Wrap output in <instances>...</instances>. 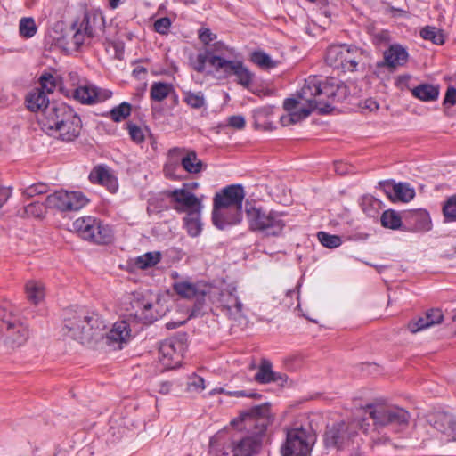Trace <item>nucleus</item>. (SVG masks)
I'll list each match as a JSON object with an SVG mask.
<instances>
[{
	"label": "nucleus",
	"mask_w": 456,
	"mask_h": 456,
	"mask_svg": "<svg viewBox=\"0 0 456 456\" xmlns=\"http://www.w3.org/2000/svg\"><path fill=\"white\" fill-rule=\"evenodd\" d=\"M348 94L347 86L334 78L321 79L316 76L305 80L297 98H288L283 102L288 116L281 118L282 126L295 124L307 118L313 111L325 114L332 110L334 102L343 101Z\"/></svg>",
	"instance_id": "nucleus-1"
},
{
	"label": "nucleus",
	"mask_w": 456,
	"mask_h": 456,
	"mask_svg": "<svg viewBox=\"0 0 456 456\" xmlns=\"http://www.w3.org/2000/svg\"><path fill=\"white\" fill-rule=\"evenodd\" d=\"M272 421L269 403L255 406L232 420L231 425L242 432L231 444L233 456H252L257 453L262 447L267 427Z\"/></svg>",
	"instance_id": "nucleus-2"
},
{
	"label": "nucleus",
	"mask_w": 456,
	"mask_h": 456,
	"mask_svg": "<svg viewBox=\"0 0 456 456\" xmlns=\"http://www.w3.org/2000/svg\"><path fill=\"white\" fill-rule=\"evenodd\" d=\"M39 123L46 134L64 142L77 138L82 126L79 116L65 103L48 106Z\"/></svg>",
	"instance_id": "nucleus-3"
},
{
	"label": "nucleus",
	"mask_w": 456,
	"mask_h": 456,
	"mask_svg": "<svg viewBox=\"0 0 456 456\" xmlns=\"http://www.w3.org/2000/svg\"><path fill=\"white\" fill-rule=\"evenodd\" d=\"M105 328L104 321L98 314L79 310L67 313L62 331L81 344H89L103 338Z\"/></svg>",
	"instance_id": "nucleus-4"
},
{
	"label": "nucleus",
	"mask_w": 456,
	"mask_h": 456,
	"mask_svg": "<svg viewBox=\"0 0 456 456\" xmlns=\"http://www.w3.org/2000/svg\"><path fill=\"white\" fill-rule=\"evenodd\" d=\"M208 64L216 72H223L225 77L235 76L236 82L244 88H249L254 80V74L240 61H230L211 51L199 53L195 60H191L192 68L203 72Z\"/></svg>",
	"instance_id": "nucleus-5"
},
{
	"label": "nucleus",
	"mask_w": 456,
	"mask_h": 456,
	"mask_svg": "<svg viewBox=\"0 0 456 456\" xmlns=\"http://www.w3.org/2000/svg\"><path fill=\"white\" fill-rule=\"evenodd\" d=\"M316 435L309 424L294 423L286 428V440L281 447V456H310Z\"/></svg>",
	"instance_id": "nucleus-6"
},
{
	"label": "nucleus",
	"mask_w": 456,
	"mask_h": 456,
	"mask_svg": "<svg viewBox=\"0 0 456 456\" xmlns=\"http://www.w3.org/2000/svg\"><path fill=\"white\" fill-rule=\"evenodd\" d=\"M364 52L354 45H333L326 52V63L343 72H354L363 65Z\"/></svg>",
	"instance_id": "nucleus-7"
},
{
	"label": "nucleus",
	"mask_w": 456,
	"mask_h": 456,
	"mask_svg": "<svg viewBox=\"0 0 456 456\" xmlns=\"http://www.w3.org/2000/svg\"><path fill=\"white\" fill-rule=\"evenodd\" d=\"M248 223L251 231L258 232L266 237H277L282 233L286 225L282 213L267 211L250 207L246 209Z\"/></svg>",
	"instance_id": "nucleus-8"
},
{
	"label": "nucleus",
	"mask_w": 456,
	"mask_h": 456,
	"mask_svg": "<svg viewBox=\"0 0 456 456\" xmlns=\"http://www.w3.org/2000/svg\"><path fill=\"white\" fill-rule=\"evenodd\" d=\"M168 160L164 167L167 177L178 179L176 174L180 167L191 175L199 174L204 167L203 162L198 158L195 151L184 147H174L168 151Z\"/></svg>",
	"instance_id": "nucleus-9"
},
{
	"label": "nucleus",
	"mask_w": 456,
	"mask_h": 456,
	"mask_svg": "<svg viewBox=\"0 0 456 456\" xmlns=\"http://www.w3.org/2000/svg\"><path fill=\"white\" fill-rule=\"evenodd\" d=\"M366 413L373 419L376 427H390L398 432L405 429L410 422V413L396 406H369Z\"/></svg>",
	"instance_id": "nucleus-10"
},
{
	"label": "nucleus",
	"mask_w": 456,
	"mask_h": 456,
	"mask_svg": "<svg viewBox=\"0 0 456 456\" xmlns=\"http://www.w3.org/2000/svg\"><path fill=\"white\" fill-rule=\"evenodd\" d=\"M72 229L83 240L97 244H108L112 240L111 229L93 216L77 218L73 222Z\"/></svg>",
	"instance_id": "nucleus-11"
},
{
	"label": "nucleus",
	"mask_w": 456,
	"mask_h": 456,
	"mask_svg": "<svg viewBox=\"0 0 456 456\" xmlns=\"http://www.w3.org/2000/svg\"><path fill=\"white\" fill-rule=\"evenodd\" d=\"M0 321L6 326L3 343L7 348L16 349L25 345L29 338L27 325L4 307H0Z\"/></svg>",
	"instance_id": "nucleus-12"
},
{
	"label": "nucleus",
	"mask_w": 456,
	"mask_h": 456,
	"mask_svg": "<svg viewBox=\"0 0 456 456\" xmlns=\"http://www.w3.org/2000/svg\"><path fill=\"white\" fill-rule=\"evenodd\" d=\"M167 196L174 203L173 208L179 213L195 215L201 211V201L185 188L168 191Z\"/></svg>",
	"instance_id": "nucleus-13"
},
{
	"label": "nucleus",
	"mask_w": 456,
	"mask_h": 456,
	"mask_svg": "<svg viewBox=\"0 0 456 456\" xmlns=\"http://www.w3.org/2000/svg\"><path fill=\"white\" fill-rule=\"evenodd\" d=\"M245 191L241 185L232 184L216 192L213 199V207L241 208Z\"/></svg>",
	"instance_id": "nucleus-14"
},
{
	"label": "nucleus",
	"mask_w": 456,
	"mask_h": 456,
	"mask_svg": "<svg viewBox=\"0 0 456 456\" xmlns=\"http://www.w3.org/2000/svg\"><path fill=\"white\" fill-rule=\"evenodd\" d=\"M76 26L85 30L89 37H101L105 29V19L100 10H86L83 18L75 21Z\"/></svg>",
	"instance_id": "nucleus-15"
},
{
	"label": "nucleus",
	"mask_w": 456,
	"mask_h": 456,
	"mask_svg": "<svg viewBox=\"0 0 456 456\" xmlns=\"http://www.w3.org/2000/svg\"><path fill=\"white\" fill-rule=\"evenodd\" d=\"M112 95L111 91L100 88L93 84L85 83L73 92L74 98L82 104H94L103 102Z\"/></svg>",
	"instance_id": "nucleus-16"
},
{
	"label": "nucleus",
	"mask_w": 456,
	"mask_h": 456,
	"mask_svg": "<svg viewBox=\"0 0 456 456\" xmlns=\"http://www.w3.org/2000/svg\"><path fill=\"white\" fill-rule=\"evenodd\" d=\"M242 220L241 208H227L224 207H213L212 221L219 230H225L240 224Z\"/></svg>",
	"instance_id": "nucleus-17"
},
{
	"label": "nucleus",
	"mask_w": 456,
	"mask_h": 456,
	"mask_svg": "<svg viewBox=\"0 0 456 456\" xmlns=\"http://www.w3.org/2000/svg\"><path fill=\"white\" fill-rule=\"evenodd\" d=\"M222 310L230 319L239 322L246 323V317L242 312L243 305L233 291H223L220 295Z\"/></svg>",
	"instance_id": "nucleus-18"
},
{
	"label": "nucleus",
	"mask_w": 456,
	"mask_h": 456,
	"mask_svg": "<svg viewBox=\"0 0 456 456\" xmlns=\"http://www.w3.org/2000/svg\"><path fill=\"white\" fill-rule=\"evenodd\" d=\"M384 60L379 64V67H387L390 69H395L398 67L404 66L409 59V53L405 47L399 44L391 45L384 52Z\"/></svg>",
	"instance_id": "nucleus-19"
},
{
	"label": "nucleus",
	"mask_w": 456,
	"mask_h": 456,
	"mask_svg": "<svg viewBox=\"0 0 456 456\" xmlns=\"http://www.w3.org/2000/svg\"><path fill=\"white\" fill-rule=\"evenodd\" d=\"M182 345L173 339L163 342L159 347V359L167 368H175L182 360V354L177 350Z\"/></svg>",
	"instance_id": "nucleus-20"
},
{
	"label": "nucleus",
	"mask_w": 456,
	"mask_h": 456,
	"mask_svg": "<svg viewBox=\"0 0 456 456\" xmlns=\"http://www.w3.org/2000/svg\"><path fill=\"white\" fill-rule=\"evenodd\" d=\"M347 429L348 427L345 422H339L329 428L324 438L326 446L342 447L351 437V433Z\"/></svg>",
	"instance_id": "nucleus-21"
},
{
	"label": "nucleus",
	"mask_w": 456,
	"mask_h": 456,
	"mask_svg": "<svg viewBox=\"0 0 456 456\" xmlns=\"http://www.w3.org/2000/svg\"><path fill=\"white\" fill-rule=\"evenodd\" d=\"M89 180L93 183L105 186L112 193L116 192L118 188L117 178L104 167H94L89 175Z\"/></svg>",
	"instance_id": "nucleus-22"
},
{
	"label": "nucleus",
	"mask_w": 456,
	"mask_h": 456,
	"mask_svg": "<svg viewBox=\"0 0 456 456\" xmlns=\"http://www.w3.org/2000/svg\"><path fill=\"white\" fill-rule=\"evenodd\" d=\"M129 336V325L126 321H121L117 322L112 329L106 333V336L103 334V338L101 339H105V343L108 346H115L116 345L119 346L121 343L126 342Z\"/></svg>",
	"instance_id": "nucleus-23"
},
{
	"label": "nucleus",
	"mask_w": 456,
	"mask_h": 456,
	"mask_svg": "<svg viewBox=\"0 0 456 456\" xmlns=\"http://www.w3.org/2000/svg\"><path fill=\"white\" fill-rule=\"evenodd\" d=\"M272 363L268 360H262L258 370L255 375V380L261 384L270 382H278L286 380V375L274 372L272 369Z\"/></svg>",
	"instance_id": "nucleus-24"
},
{
	"label": "nucleus",
	"mask_w": 456,
	"mask_h": 456,
	"mask_svg": "<svg viewBox=\"0 0 456 456\" xmlns=\"http://www.w3.org/2000/svg\"><path fill=\"white\" fill-rule=\"evenodd\" d=\"M434 428L441 433L448 434L456 441V420L452 414L437 412L433 419Z\"/></svg>",
	"instance_id": "nucleus-25"
},
{
	"label": "nucleus",
	"mask_w": 456,
	"mask_h": 456,
	"mask_svg": "<svg viewBox=\"0 0 456 456\" xmlns=\"http://www.w3.org/2000/svg\"><path fill=\"white\" fill-rule=\"evenodd\" d=\"M26 103L28 109L31 111L42 110V117H44V111L48 106L56 104L55 102L50 103L45 92L37 88L32 90L27 95Z\"/></svg>",
	"instance_id": "nucleus-26"
},
{
	"label": "nucleus",
	"mask_w": 456,
	"mask_h": 456,
	"mask_svg": "<svg viewBox=\"0 0 456 456\" xmlns=\"http://www.w3.org/2000/svg\"><path fill=\"white\" fill-rule=\"evenodd\" d=\"M411 94L420 101L432 102L438 98L439 89L429 84H422L411 89Z\"/></svg>",
	"instance_id": "nucleus-27"
},
{
	"label": "nucleus",
	"mask_w": 456,
	"mask_h": 456,
	"mask_svg": "<svg viewBox=\"0 0 456 456\" xmlns=\"http://www.w3.org/2000/svg\"><path fill=\"white\" fill-rule=\"evenodd\" d=\"M45 204L48 208L56 209L61 212L69 211L67 206V191L61 190L48 195Z\"/></svg>",
	"instance_id": "nucleus-28"
},
{
	"label": "nucleus",
	"mask_w": 456,
	"mask_h": 456,
	"mask_svg": "<svg viewBox=\"0 0 456 456\" xmlns=\"http://www.w3.org/2000/svg\"><path fill=\"white\" fill-rule=\"evenodd\" d=\"M25 289L28 299L35 305H37L45 297V287L40 281H28Z\"/></svg>",
	"instance_id": "nucleus-29"
},
{
	"label": "nucleus",
	"mask_w": 456,
	"mask_h": 456,
	"mask_svg": "<svg viewBox=\"0 0 456 456\" xmlns=\"http://www.w3.org/2000/svg\"><path fill=\"white\" fill-rule=\"evenodd\" d=\"M136 304L139 310L135 312V317L138 318L140 322L145 324H151L158 319L159 314L152 311L151 303L137 302Z\"/></svg>",
	"instance_id": "nucleus-30"
},
{
	"label": "nucleus",
	"mask_w": 456,
	"mask_h": 456,
	"mask_svg": "<svg viewBox=\"0 0 456 456\" xmlns=\"http://www.w3.org/2000/svg\"><path fill=\"white\" fill-rule=\"evenodd\" d=\"M89 200L81 191H67V206L69 211H77L84 208Z\"/></svg>",
	"instance_id": "nucleus-31"
},
{
	"label": "nucleus",
	"mask_w": 456,
	"mask_h": 456,
	"mask_svg": "<svg viewBox=\"0 0 456 456\" xmlns=\"http://www.w3.org/2000/svg\"><path fill=\"white\" fill-rule=\"evenodd\" d=\"M173 86L164 82H155L151 87V98L155 102H161L172 92Z\"/></svg>",
	"instance_id": "nucleus-32"
},
{
	"label": "nucleus",
	"mask_w": 456,
	"mask_h": 456,
	"mask_svg": "<svg viewBox=\"0 0 456 456\" xmlns=\"http://www.w3.org/2000/svg\"><path fill=\"white\" fill-rule=\"evenodd\" d=\"M362 211L368 216H375L381 208V202L371 195H364L360 201Z\"/></svg>",
	"instance_id": "nucleus-33"
},
{
	"label": "nucleus",
	"mask_w": 456,
	"mask_h": 456,
	"mask_svg": "<svg viewBox=\"0 0 456 456\" xmlns=\"http://www.w3.org/2000/svg\"><path fill=\"white\" fill-rule=\"evenodd\" d=\"M393 191L396 200L408 202L415 196V191L408 183H399L393 185Z\"/></svg>",
	"instance_id": "nucleus-34"
},
{
	"label": "nucleus",
	"mask_w": 456,
	"mask_h": 456,
	"mask_svg": "<svg viewBox=\"0 0 456 456\" xmlns=\"http://www.w3.org/2000/svg\"><path fill=\"white\" fill-rule=\"evenodd\" d=\"M251 61L263 69H273L278 64V61L273 60L267 53L263 51H256L252 53Z\"/></svg>",
	"instance_id": "nucleus-35"
},
{
	"label": "nucleus",
	"mask_w": 456,
	"mask_h": 456,
	"mask_svg": "<svg viewBox=\"0 0 456 456\" xmlns=\"http://www.w3.org/2000/svg\"><path fill=\"white\" fill-rule=\"evenodd\" d=\"M420 36L425 40H429L436 45H443L445 41L441 29L436 27L427 26L420 30Z\"/></svg>",
	"instance_id": "nucleus-36"
},
{
	"label": "nucleus",
	"mask_w": 456,
	"mask_h": 456,
	"mask_svg": "<svg viewBox=\"0 0 456 456\" xmlns=\"http://www.w3.org/2000/svg\"><path fill=\"white\" fill-rule=\"evenodd\" d=\"M161 258L159 252H148L138 256L135 260V265L139 269H146L157 265Z\"/></svg>",
	"instance_id": "nucleus-37"
},
{
	"label": "nucleus",
	"mask_w": 456,
	"mask_h": 456,
	"mask_svg": "<svg viewBox=\"0 0 456 456\" xmlns=\"http://www.w3.org/2000/svg\"><path fill=\"white\" fill-rule=\"evenodd\" d=\"M37 27L35 20L31 17H24L20 19L19 23V32L22 37L30 38L36 35Z\"/></svg>",
	"instance_id": "nucleus-38"
},
{
	"label": "nucleus",
	"mask_w": 456,
	"mask_h": 456,
	"mask_svg": "<svg viewBox=\"0 0 456 456\" xmlns=\"http://www.w3.org/2000/svg\"><path fill=\"white\" fill-rule=\"evenodd\" d=\"M183 101L193 109H200L206 105V100L202 92H184Z\"/></svg>",
	"instance_id": "nucleus-39"
},
{
	"label": "nucleus",
	"mask_w": 456,
	"mask_h": 456,
	"mask_svg": "<svg viewBox=\"0 0 456 456\" xmlns=\"http://www.w3.org/2000/svg\"><path fill=\"white\" fill-rule=\"evenodd\" d=\"M200 212H197L195 215L188 214L184 218V224L187 228L188 233L191 236H198L201 232V224L200 221Z\"/></svg>",
	"instance_id": "nucleus-40"
},
{
	"label": "nucleus",
	"mask_w": 456,
	"mask_h": 456,
	"mask_svg": "<svg viewBox=\"0 0 456 456\" xmlns=\"http://www.w3.org/2000/svg\"><path fill=\"white\" fill-rule=\"evenodd\" d=\"M175 291L183 297L191 298L198 296V289L192 283L187 281L177 282L174 285Z\"/></svg>",
	"instance_id": "nucleus-41"
},
{
	"label": "nucleus",
	"mask_w": 456,
	"mask_h": 456,
	"mask_svg": "<svg viewBox=\"0 0 456 456\" xmlns=\"http://www.w3.org/2000/svg\"><path fill=\"white\" fill-rule=\"evenodd\" d=\"M381 224L386 228L395 230L401 226V217L393 210L385 211L380 217Z\"/></svg>",
	"instance_id": "nucleus-42"
},
{
	"label": "nucleus",
	"mask_w": 456,
	"mask_h": 456,
	"mask_svg": "<svg viewBox=\"0 0 456 456\" xmlns=\"http://www.w3.org/2000/svg\"><path fill=\"white\" fill-rule=\"evenodd\" d=\"M317 238L320 243L328 248H335L341 245L342 239L338 235H332L326 232H319Z\"/></svg>",
	"instance_id": "nucleus-43"
},
{
	"label": "nucleus",
	"mask_w": 456,
	"mask_h": 456,
	"mask_svg": "<svg viewBox=\"0 0 456 456\" xmlns=\"http://www.w3.org/2000/svg\"><path fill=\"white\" fill-rule=\"evenodd\" d=\"M131 113V105L124 102L118 106L113 108L110 112V116L111 119L115 122H120L124 119H126Z\"/></svg>",
	"instance_id": "nucleus-44"
},
{
	"label": "nucleus",
	"mask_w": 456,
	"mask_h": 456,
	"mask_svg": "<svg viewBox=\"0 0 456 456\" xmlns=\"http://www.w3.org/2000/svg\"><path fill=\"white\" fill-rule=\"evenodd\" d=\"M444 218L449 222L456 221V195L450 197L443 207Z\"/></svg>",
	"instance_id": "nucleus-45"
},
{
	"label": "nucleus",
	"mask_w": 456,
	"mask_h": 456,
	"mask_svg": "<svg viewBox=\"0 0 456 456\" xmlns=\"http://www.w3.org/2000/svg\"><path fill=\"white\" fill-rule=\"evenodd\" d=\"M187 389L189 391H193V392H201L205 389V381L203 379V378L196 375V374H192L189 377V380L187 382Z\"/></svg>",
	"instance_id": "nucleus-46"
},
{
	"label": "nucleus",
	"mask_w": 456,
	"mask_h": 456,
	"mask_svg": "<svg viewBox=\"0 0 456 456\" xmlns=\"http://www.w3.org/2000/svg\"><path fill=\"white\" fill-rule=\"evenodd\" d=\"M47 189H48V187L45 183H39L32 184L24 189L23 195L26 198L30 199L37 195L45 193L47 191Z\"/></svg>",
	"instance_id": "nucleus-47"
},
{
	"label": "nucleus",
	"mask_w": 456,
	"mask_h": 456,
	"mask_svg": "<svg viewBox=\"0 0 456 456\" xmlns=\"http://www.w3.org/2000/svg\"><path fill=\"white\" fill-rule=\"evenodd\" d=\"M40 86L39 90H42L45 93H53L56 87V81L53 75L46 74L43 75L40 77Z\"/></svg>",
	"instance_id": "nucleus-48"
},
{
	"label": "nucleus",
	"mask_w": 456,
	"mask_h": 456,
	"mask_svg": "<svg viewBox=\"0 0 456 456\" xmlns=\"http://www.w3.org/2000/svg\"><path fill=\"white\" fill-rule=\"evenodd\" d=\"M72 29L75 30V33L72 37V43L74 45L78 48L82 45H84L86 41V39H91L92 37H89L87 34L85 33L84 29H81V28H78V26H76V23L74 22L72 25Z\"/></svg>",
	"instance_id": "nucleus-49"
},
{
	"label": "nucleus",
	"mask_w": 456,
	"mask_h": 456,
	"mask_svg": "<svg viewBox=\"0 0 456 456\" xmlns=\"http://www.w3.org/2000/svg\"><path fill=\"white\" fill-rule=\"evenodd\" d=\"M128 132H129V134H130V137L131 139L136 142V143H141L144 141V133H143V130L134 125V124H129L128 125Z\"/></svg>",
	"instance_id": "nucleus-50"
},
{
	"label": "nucleus",
	"mask_w": 456,
	"mask_h": 456,
	"mask_svg": "<svg viewBox=\"0 0 456 456\" xmlns=\"http://www.w3.org/2000/svg\"><path fill=\"white\" fill-rule=\"evenodd\" d=\"M425 316L426 317H428V319H427V322L429 325V327L435 325V324H438L440 323L443 319H444V315H443V313L440 309H431L429 311H428L426 314H425Z\"/></svg>",
	"instance_id": "nucleus-51"
},
{
	"label": "nucleus",
	"mask_w": 456,
	"mask_h": 456,
	"mask_svg": "<svg viewBox=\"0 0 456 456\" xmlns=\"http://www.w3.org/2000/svg\"><path fill=\"white\" fill-rule=\"evenodd\" d=\"M427 319H428V317H426L424 315V316L419 317L417 321L411 322L408 324V328H409L410 331L412 333H416L418 331H420L424 329L428 328L429 325L427 322Z\"/></svg>",
	"instance_id": "nucleus-52"
},
{
	"label": "nucleus",
	"mask_w": 456,
	"mask_h": 456,
	"mask_svg": "<svg viewBox=\"0 0 456 456\" xmlns=\"http://www.w3.org/2000/svg\"><path fill=\"white\" fill-rule=\"evenodd\" d=\"M171 20L167 17H163L160 19H158L154 22V29L156 32L165 35L167 33L168 29L171 27Z\"/></svg>",
	"instance_id": "nucleus-53"
},
{
	"label": "nucleus",
	"mask_w": 456,
	"mask_h": 456,
	"mask_svg": "<svg viewBox=\"0 0 456 456\" xmlns=\"http://www.w3.org/2000/svg\"><path fill=\"white\" fill-rule=\"evenodd\" d=\"M44 206L38 202H33L25 207V213L28 216L41 217L43 215Z\"/></svg>",
	"instance_id": "nucleus-54"
},
{
	"label": "nucleus",
	"mask_w": 456,
	"mask_h": 456,
	"mask_svg": "<svg viewBox=\"0 0 456 456\" xmlns=\"http://www.w3.org/2000/svg\"><path fill=\"white\" fill-rule=\"evenodd\" d=\"M227 124L231 127L236 129H242L245 127L246 121L243 116L233 115L228 118Z\"/></svg>",
	"instance_id": "nucleus-55"
},
{
	"label": "nucleus",
	"mask_w": 456,
	"mask_h": 456,
	"mask_svg": "<svg viewBox=\"0 0 456 456\" xmlns=\"http://www.w3.org/2000/svg\"><path fill=\"white\" fill-rule=\"evenodd\" d=\"M216 36L208 28H203L199 31V39L204 44L208 45L211 41L215 40Z\"/></svg>",
	"instance_id": "nucleus-56"
},
{
	"label": "nucleus",
	"mask_w": 456,
	"mask_h": 456,
	"mask_svg": "<svg viewBox=\"0 0 456 456\" xmlns=\"http://www.w3.org/2000/svg\"><path fill=\"white\" fill-rule=\"evenodd\" d=\"M208 51H211V52L215 53L216 54H218V55L225 58L224 52L229 51V50L223 43L218 42V43L214 44L211 47L206 49L202 53H206Z\"/></svg>",
	"instance_id": "nucleus-57"
},
{
	"label": "nucleus",
	"mask_w": 456,
	"mask_h": 456,
	"mask_svg": "<svg viewBox=\"0 0 456 456\" xmlns=\"http://www.w3.org/2000/svg\"><path fill=\"white\" fill-rule=\"evenodd\" d=\"M219 393H226L229 395L236 396V397H255L256 394L255 393H248L244 390H237V391H225L224 388H220Z\"/></svg>",
	"instance_id": "nucleus-58"
},
{
	"label": "nucleus",
	"mask_w": 456,
	"mask_h": 456,
	"mask_svg": "<svg viewBox=\"0 0 456 456\" xmlns=\"http://www.w3.org/2000/svg\"><path fill=\"white\" fill-rule=\"evenodd\" d=\"M361 107L370 111H374L379 108V104L375 99L368 98L361 103Z\"/></svg>",
	"instance_id": "nucleus-59"
},
{
	"label": "nucleus",
	"mask_w": 456,
	"mask_h": 456,
	"mask_svg": "<svg viewBox=\"0 0 456 456\" xmlns=\"http://www.w3.org/2000/svg\"><path fill=\"white\" fill-rule=\"evenodd\" d=\"M444 102L450 103L452 105L456 103V88L449 87L446 91Z\"/></svg>",
	"instance_id": "nucleus-60"
},
{
	"label": "nucleus",
	"mask_w": 456,
	"mask_h": 456,
	"mask_svg": "<svg viewBox=\"0 0 456 456\" xmlns=\"http://www.w3.org/2000/svg\"><path fill=\"white\" fill-rule=\"evenodd\" d=\"M158 389L157 391L162 395H167L170 390H171V387H172V383L170 381H161L159 385H158Z\"/></svg>",
	"instance_id": "nucleus-61"
},
{
	"label": "nucleus",
	"mask_w": 456,
	"mask_h": 456,
	"mask_svg": "<svg viewBox=\"0 0 456 456\" xmlns=\"http://www.w3.org/2000/svg\"><path fill=\"white\" fill-rule=\"evenodd\" d=\"M147 73V69L142 66H136L133 70V76L137 79H143Z\"/></svg>",
	"instance_id": "nucleus-62"
},
{
	"label": "nucleus",
	"mask_w": 456,
	"mask_h": 456,
	"mask_svg": "<svg viewBox=\"0 0 456 456\" xmlns=\"http://www.w3.org/2000/svg\"><path fill=\"white\" fill-rule=\"evenodd\" d=\"M335 172L340 175H346L348 173V167L346 164L343 162H335L334 163Z\"/></svg>",
	"instance_id": "nucleus-63"
},
{
	"label": "nucleus",
	"mask_w": 456,
	"mask_h": 456,
	"mask_svg": "<svg viewBox=\"0 0 456 456\" xmlns=\"http://www.w3.org/2000/svg\"><path fill=\"white\" fill-rule=\"evenodd\" d=\"M10 191L7 190L0 191V206H2L10 197Z\"/></svg>",
	"instance_id": "nucleus-64"
}]
</instances>
